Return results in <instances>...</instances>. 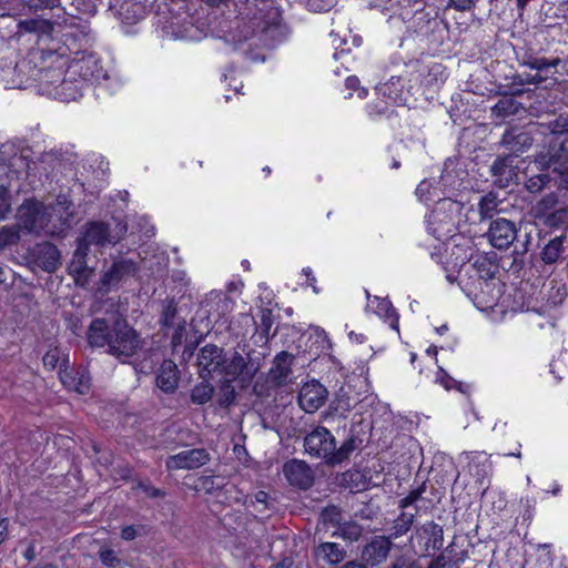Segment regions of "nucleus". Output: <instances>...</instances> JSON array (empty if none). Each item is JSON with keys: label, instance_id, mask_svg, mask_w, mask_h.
<instances>
[{"label": "nucleus", "instance_id": "obj_1", "mask_svg": "<svg viewBox=\"0 0 568 568\" xmlns=\"http://www.w3.org/2000/svg\"><path fill=\"white\" fill-rule=\"evenodd\" d=\"M87 341L91 347H106V353L124 359L133 356L142 347L138 332L125 318H94L87 331Z\"/></svg>", "mask_w": 568, "mask_h": 568}, {"label": "nucleus", "instance_id": "obj_2", "mask_svg": "<svg viewBox=\"0 0 568 568\" xmlns=\"http://www.w3.org/2000/svg\"><path fill=\"white\" fill-rule=\"evenodd\" d=\"M496 265L485 255L476 254L468 264L462 265L459 276L468 275L466 283L469 294L485 307H493L500 294V283L495 278Z\"/></svg>", "mask_w": 568, "mask_h": 568}, {"label": "nucleus", "instance_id": "obj_3", "mask_svg": "<svg viewBox=\"0 0 568 568\" xmlns=\"http://www.w3.org/2000/svg\"><path fill=\"white\" fill-rule=\"evenodd\" d=\"M126 233V224L115 222L112 231L110 224L102 222H92L88 224L87 230L78 241V248L74 252L71 267L74 272L81 273L85 267V256L90 245L103 246L105 244H115Z\"/></svg>", "mask_w": 568, "mask_h": 568}, {"label": "nucleus", "instance_id": "obj_4", "mask_svg": "<svg viewBox=\"0 0 568 568\" xmlns=\"http://www.w3.org/2000/svg\"><path fill=\"white\" fill-rule=\"evenodd\" d=\"M19 227L26 233L33 234H57L60 226L52 221L45 205L34 200H28L18 210Z\"/></svg>", "mask_w": 568, "mask_h": 568}, {"label": "nucleus", "instance_id": "obj_5", "mask_svg": "<svg viewBox=\"0 0 568 568\" xmlns=\"http://www.w3.org/2000/svg\"><path fill=\"white\" fill-rule=\"evenodd\" d=\"M462 210L458 202L452 200H443L437 207L428 215L427 230L439 241H446L454 236L455 215Z\"/></svg>", "mask_w": 568, "mask_h": 568}, {"label": "nucleus", "instance_id": "obj_6", "mask_svg": "<svg viewBox=\"0 0 568 568\" xmlns=\"http://www.w3.org/2000/svg\"><path fill=\"white\" fill-rule=\"evenodd\" d=\"M281 14L273 6L263 2L245 22L247 29L244 38L258 37L261 40L272 39L280 27Z\"/></svg>", "mask_w": 568, "mask_h": 568}, {"label": "nucleus", "instance_id": "obj_7", "mask_svg": "<svg viewBox=\"0 0 568 568\" xmlns=\"http://www.w3.org/2000/svg\"><path fill=\"white\" fill-rule=\"evenodd\" d=\"M335 445V437L323 426L315 427L304 437L305 453L312 457L331 462L332 453Z\"/></svg>", "mask_w": 568, "mask_h": 568}, {"label": "nucleus", "instance_id": "obj_8", "mask_svg": "<svg viewBox=\"0 0 568 568\" xmlns=\"http://www.w3.org/2000/svg\"><path fill=\"white\" fill-rule=\"evenodd\" d=\"M50 71H45L43 74V79L50 78ZM61 73L57 74V80H45L52 89H49V94L53 95L54 99L60 100L62 102L74 101L82 95V91L84 89V81L78 80L74 78H70L69 74L65 73V77L60 80Z\"/></svg>", "mask_w": 568, "mask_h": 568}, {"label": "nucleus", "instance_id": "obj_9", "mask_svg": "<svg viewBox=\"0 0 568 568\" xmlns=\"http://www.w3.org/2000/svg\"><path fill=\"white\" fill-rule=\"evenodd\" d=\"M412 541L422 555L438 550L444 544L443 528L434 521L425 523L416 529Z\"/></svg>", "mask_w": 568, "mask_h": 568}, {"label": "nucleus", "instance_id": "obj_10", "mask_svg": "<svg viewBox=\"0 0 568 568\" xmlns=\"http://www.w3.org/2000/svg\"><path fill=\"white\" fill-rule=\"evenodd\" d=\"M517 234L518 229L513 221L498 217L491 221L486 235L494 247L506 250L514 243Z\"/></svg>", "mask_w": 568, "mask_h": 568}, {"label": "nucleus", "instance_id": "obj_11", "mask_svg": "<svg viewBox=\"0 0 568 568\" xmlns=\"http://www.w3.org/2000/svg\"><path fill=\"white\" fill-rule=\"evenodd\" d=\"M210 460V455L204 448H193L182 450L175 455H171L165 460L168 470L196 469L205 465Z\"/></svg>", "mask_w": 568, "mask_h": 568}, {"label": "nucleus", "instance_id": "obj_12", "mask_svg": "<svg viewBox=\"0 0 568 568\" xmlns=\"http://www.w3.org/2000/svg\"><path fill=\"white\" fill-rule=\"evenodd\" d=\"M392 548L393 542L389 537L375 536L364 546L361 558L367 567L379 566L386 561Z\"/></svg>", "mask_w": 568, "mask_h": 568}, {"label": "nucleus", "instance_id": "obj_13", "mask_svg": "<svg viewBox=\"0 0 568 568\" xmlns=\"http://www.w3.org/2000/svg\"><path fill=\"white\" fill-rule=\"evenodd\" d=\"M283 474L291 486L306 490L314 483L312 468L303 460L291 459L283 466Z\"/></svg>", "mask_w": 568, "mask_h": 568}, {"label": "nucleus", "instance_id": "obj_14", "mask_svg": "<svg viewBox=\"0 0 568 568\" xmlns=\"http://www.w3.org/2000/svg\"><path fill=\"white\" fill-rule=\"evenodd\" d=\"M327 398L326 388L317 381L305 383L298 394L301 408L311 414L324 405Z\"/></svg>", "mask_w": 568, "mask_h": 568}, {"label": "nucleus", "instance_id": "obj_15", "mask_svg": "<svg viewBox=\"0 0 568 568\" xmlns=\"http://www.w3.org/2000/svg\"><path fill=\"white\" fill-rule=\"evenodd\" d=\"M223 349L214 344L203 346L197 354L199 374L203 379L213 373H221L223 365Z\"/></svg>", "mask_w": 568, "mask_h": 568}, {"label": "nucleus", "instance_id": "obj_16", "mask_svg": "<svg viewBox=\"0 0 568 568\" xmlns=\"http://www.w3.org/2000/svg\"><path fill=\"white\" fill-rule=\"evenodd\" d=\"M67 74H69L70 78L78 75V80H83L85 85L88 81L98 80L102 74V69L93 55H85L73 60L68 65Z\"/></svg>", "mask_w": 568, "mask_h": 568}, {"label": "nucleus", "instance_id": "obj_17", "mask_svg": "<svg viewBox=\"0 0 568 568\" xmlns=\"http://www.w3.org/2000/svg\"><path fill=\"white\" fill-rule=\"evenodd\" d=\"M32 255L36 264L48 273L54 272L60 264V252L49 242L37 244Z\"/></svg>", "mask_w": 568, "mask_h": 568}, {"label": "nucleus", "instance_id": "obj_18", "mask_svg": "<svg viewBox=\"0 0 568 568\" xmlns=\"http://www.w3.org/2000/svg\"><path fill=\"white\" fill-rule=\"evenodd\" d=\"M530 133L519 128L507 130L501 138V144L511 153L519 154L532 145Z\"/></svg>", "mask_w": 568, "mask_h": 568}, {"label": "nucleus", "instance_id": "obj_19", "mask_svg": "<svg viewBox=\"0 0 568 568\" xmlns=\"http://www.w3.org/2000/svg\"><path fill=\"white\" fill-rule=\"evenodd\" d=\"M136 272V264L131 260H121L112 264V266L104 273L101 282L103 286H112L134 275Z\"/></svg>", "mask_w": 568, "mask_h": 568}, {"label": "nucleus", "instance_id": "obj_20", "mask_svg": "<svg viewBox=\"0 0 568 568\" xmlns=\"http://www.w3.org/2000/svg\"><path fill=\"white\" fill-rule=\"evenodd\" d=\"M179 384V372L176 364L171 359H165L161 364L158 375L156 385L165 393L175 390Z\"/></svg>", "mask_w": 568, "mask_h": 568}, {"label": "nucleus", "instance_id": "obj_21", "mask_svg": "<svg viewBox=\"0 0 568 568\" xmlns=\"http://www.w3.org/2000/svg\"><path fill=\"white\" fill-rule=\"evenodd\" d=\"M368 307L373 308L374 312L379 316L389 322V326L398 331V315L393 307L392 302L388 298H381L374 296L373 298L367 294Z\"/></svg>", "mask_w": 568, "mask_h": 568}, {"label": "nucleus", "instance_id": "obj_22", "mask_svg": "<svg viewBox=\"0 0 568 568\" xmlns=\"http://www.w3.org/2000/svg\"><path fill=\"white\" fill-rule=\"evenodd\" d=\"M293 359V355L287 352H281L275 356L270 374L276 384L282 385L286 382L292 373Z\"/></svg>", "mask_w": 568, "mask_h": 568}, {"label": "nucleus", "instance_id": "obj_23", "mask_svg": "<svg viewBox=\"0 0 568 568\" xmlns=\"http://www.w3.org/2000/svg\"><path fill=\"white\" fill-rule=\"evenodd\" d=\"M50 212L51 219L53 216L58 217L60 226V232L63 226L69 225L70 219L73 216L72 202L69 200L67 195H59L53 205L47 206Z\"/></svg>", "mask_w": 568, "mask_h": 568}, {"label": "nucleus", "instance_id": "obj_24", "mask_svg": "<svg viewBox=\"0 0 568 568\" xmlns=\"http://www.w3.org/2000/svg\"><path fill=\"white\" fill-rule=\"evenodd\" d=\"M315 556L328 565L342 562L346 557V550L336 542H322L315 549Z\"/></svg>", "mask_w": 568, "mask_h": 568}, {"label": "nucleus", "instance_id": "obj_25", "mask_svg": "<svg viewBox=\"0 0 568 568\" xmlns=\"http://www.w3.org/2000/svg\"><path fill=\"white\" fill-rule=\"evenodd\" d=\"M561 63L559 58L546 59V58H531L525 62V65L529 67L531 70L537 71H546V75H541L542 80L546 82L548 80L551 83L557 82L556 78V68Z\"/></svg>", "mask_w": 568, "mask_h": 568}, {"label": "nucleus", "instance_id": "obj_26", "mask_svg": "<svg viewBox=\"0 0 568 568\" xmlns=\"http://www.w3.org/2000/svg\"><path fill=\"white\" fill-rule=\"evenodd\" d=\"M245 367L246 361L241 354L235 352L231 357H226L223 354V365L220 374L224 375L226 379L233 381L243 373Z\"/></svg>", "mask_w": 568, "mask_h": 568}, {"label": "nucleus", "instance_id": "obj_27", "mask_svg": "<svg viewBox=\"0 0 568 568\" xmlns=\"http://www.w3.org/2000/svg\"><path fill=\"white\" fill-rule=\"evenodd\" d=\"M419 74L422 77V84L425 87H434L438 82L444 81L445 68L440 63L433 62L427 65H422L419 69Z\"/></svg>", "mask_w": 568, "mask_h": 568}, {"label": "nucleus", "instance_id": "obj_28", "mask_svg": "<svg viewBox=\"0 0 568 568\" xmlns=\"http://www.w3.org/2000/svg\"><path fill=\"white\" fill-rule=\"evenodd\" d=\"M207 305H210V312H215L221 317L233 310L234 301L222 292L212 291Z\"/></svg>", "mask_w": 568, "mask_h": 568}, {"label": "nucleus", "instance_id": "obj_29", "mask_svg": "<svg viewBox=\"0 0 568 568\" xmlns=\"http://www.w3.org/2000/svg\"><path fill=\"white\" fill-rule=\"evenodd\" d=\"M566 236L560 235L550 240L540 253V258L545 264H555L564 253V242Z\"/></svg>", "mask_w": 568, "mask_h": 568}, {"label": "nucleus", "instance_id": "obj_30", "mask_svg": "<svg viewBox=\"0 0 568 568\" xmlns=\"http://www.w3.org/2000/svg\"><path fill=\"white\" fill-rule=\"evenodd\" d=\"M415 520V514L402 511L398 517L393 521L390 532L387 537L389 540L397 539L409 531Z\"/></svg>", "mask_w": 568, "mask_h": 568}, {"label": "nucleus", "instance_id": "obj_31", "mask_svg": "<svg viewBox=\"0 0 568 568\" xmlns=\"http://www.w3.org/2000/svg\"><path fill=\"white\" fill-rule=\"evenodd\" d=\"M404 83L402 78L392 77L387 82L377 87L378 93L389 101L397 103L402 101Z\"/></svg>", "mask_w": 568, "mask_h": 568}, {"label": "nucleus", "instance_id": "obj_32", "mask_svg": "<svg viewBox=\"0 0 568 568\" xmlns=\"http://www.w3.org/2000/svg\"><path fill=\"white\" fill-rule=\"evenodd\" d=\"M61 381L79 394H85L90 389V376L85 371H77L74 376L64 374L61 376Z\"/></svg>", "mask_w": 568, "mask_h": 568}, {"label": "nucleus", "instance_id": "obj_33", "mask_svg": "<svg viewBox=\"0 0 568 568\" xmlns=\"http://www.w3.org/2000/svg\"><path fill=\"white\" fill-rule=\"evenodd\" d=\"M513 163L514 158L511 155L497 158L491 165L493 175L505 179L506 181L513 179L515 175Z\"/></svg>", "mask_w": 568, "mask_h": 568}, {"label": "nucleus", "instance_id": "obj_34", "mask_svg": "<svg viewBox=\"0 0 568 568\" xmlns=\"http://www.w3.org/2000/svg\"><path fill=\"white\" fill-rule=\"evenodd\" d=\"M214 394V387L213 385L207 382L203 381L200 384H196L192 390H191V402L195 405H204L209 403Z\"/></svg>", "mask_w": 568, "mask_h": 568}, {"label": "nucleus", "instance_id": "obj_35", "mask_svg": "<svg viewBox=\"0 0 568 568\" xmlns=\"http://www.w3.org/2000/svg\"><path fill=\"white\" fill-rule=\"evenodd\" d=\"M498 199L495 194L488 193L478 203L480 220H490L498 212Z\"/></svg>", "mask_w": 568, "mask_h": 568}, {"label": "nucleus", "instance_id": "obj_36", "mask_svg": "<svg viewBox=\"0 0 568 568\" xmlns=\"http://www.w3.org/2000/svg\"><path fill=\"white\" fill-rule=\"evenodd\" d=\"M489 456L484 452L471 453L469 467L477 477H484L490 470Z\"/></svg>", "mask_w": 568, "mask_h": 568}, {"label": "nucleus", "instance_id": "obj_37", "mask_svg": "<svg viewBox=\"0 0 568 568\" xmlns=\"http://www.w3.org/2000/svg\"><path fill=\"white\" fill-rule=\"evenodd\" d=\"M355 449H356V445H355L354 437H349L346 440H344L343 444L338 448H336V444H335L329 464L336 465V464L343 463L344 460L349 458L351 454Z\"/></svg>", "mask_w": 568, "mask_h": 568}, {"label": "nucleus", "instance_id": "obj_38", "mask_svg": "<svg viewBox=\"0 0 568 568\" xmlns=\"http://www.w3.org/2000/svg\"><path fill=\"white\" fill-rule=\"evenodd\" d=\"M21 227H19V224L11 226H2L0 229V248H4L8 246H11L20 240V232Z\"/></svg>", "mask_w": 568, "mask_h": 568}, {"label": "nucleus", "instance_id": "obj_39", "mask_svg": "<svg viewBox=\"0 0 568 568\" xmlns=\"http://www.w3.org/2000/svg\"><path fill=\"white\" fill-rule=\"evenodd\" d=\"M231 382V379H226L220 387L219 404L221 406L229 407L235 400L236 393Z\"/></svg>", "mask_w": 568, "mask_h": 568}, {"label": "nucleus", "instance_id": "obj_40", "mask_svg": "<svg viewBox=\"0 0 568 568\" xmlns=\"http://www.w3.org/2000/svg\"><path fill=\"white\" fill-rule=\"evenodd\" d=\"M363 528L356 523H346L339 527V536L349 541H356L362 536Z\"/></svg>", "mask_w": 568, "mask_h": 568}, {"label": "nucleus", "instance_id": "obj_41", "mask_svg": "<svg viewBox=\"0 0 568 568\" xmlns=\"http://www.w3.org/2000/svg\"><path fill=\"white\" fill-rule=\"evenodd\" d=\"M176 313L178 308L174 301H170L163 308L160 320L161 325L165 328L173 327L178 323L175 322Z\"/></svg>", "mask_w": 568, "mask_h": 568}, {"label": "nucleus", "instance_id": "obj_42", "mask_svg": "<svg viewBox=\"0 0 568 568\" xmlns=\"http://www.w3.org/2000/svg\"><path fill=\"white\" fill-rule=\"evenodd\" d=\"M516 110V102L513 98L508 97L500 99L493 108V111L499 116L513 114Z\"/></svg>", "mask_w": 568, "mask_h": 568}, {"label": "nucleus", "instance_id": "obj_43", "mask_svg": "<svg viewBox=\"0 0 568 568\" xmlns=\"http://www.w3.org/2000/svg\"><path fill=\"white\" fill-rule=\"evenodd\" d=\"M549 166H552V170L557 172L565 182H568V159L566 155H555L551 156Z\"/></svg>", "mask_w": 568, "mask_h": 568}, {"label": "nucleus", "instance_id": "obj_44", "mask_svg": "<svg viewBox=\"0 0 568 568\" xmlns=\"http://www.w3.org/2000/svg\"><path fill=\"white\" fill-rule=\"evenodd\" d=\"M425 490L426 486L425 484H422L418 488L409 491V494L406 497L402 498L398 503V507L404 511V509L408 508L409 506L414 505L417 500H419Z\"/></svg>", "mask_w": 568, "mask_h": 568}, {"label": "nucleus", "instance_id": "obj_45", "mask_svg": "<svg viewBox=\"0 0 568 568\" xmlns=\"http://www.w3.org/2000/svg\"><path fill=\"white\" fill-rule=\"evenodd\" d=\"M550 179L547 174H537L531 176L526 182V187L531 193L540 192L548 183Z\"/></svg>", "mask_w": 568, "mask_h": 568}, {"label": "nucleus", "instance_id": "obj_46", "mask_svg": "<svg viewBox=\"0 0 568 568\" xmlns=\"http://www.w3.org/2000/svg\"><path fill=\"white\" fill-rule=\"evenodd\" d=\"M273 325V314L271 310L264 308L261 311V322L258 329L263 337H267Z\"/></svg>", "mask_w": 568, "mask_h": 568}, {"label": "nucleus", "instance_id": "obj_47", "mask_svg": "<svg viewBox=\"0 0 568 568\" xmlns=\"http://www.w3.org/2000/svg\"><path fill=\"white\" fill-rule=\"evenodd\" d=\"M60 357L61 351L58 347L51 348L44 354L42 358L43 365L50 369H54L60 362Z\"/></svg>", "mask_w": 568, "mask_h": 568}, {"label": "nucleus", "instance_id": "obj_48", "mask_svg": "<svg viewBox=\"0 0 568 568\" xmlns=\"http://www.w3.org/2000/svg\"><path fill=\"white\" fill-rule=\"evenodd\" d=\"M515 82L524 85V84H541L545 81L542 80L541 74H539V73L530 74V73L524 72V73H519L515 77Z\"/></svg>", "mask_w": 568, "mask_h": 568}, {"label": "nucleus", "instance_id": "obj_49", "mask_svg": "<svg viewBox=\"0 0 568 568\" xmlns=\"http://www.w3.org/2000/svg\"><path fill=\"white\" fill-rule=\"evenodd\" d=\"M101 562L106 567H115L120 564V558L112 549H102L99 552Z\"/></svg>", "mask_w": 568, "mask_h": 568}, {"label": "nucleus", "instance_id": "obj_50", "mask_svg": "<svg viewBox=\"0 0 568 568\" xmlns=\"http://www.w3.org/2000/svg\"><path fill=\"white\" fill-rule=\"evenodd\" d=\"M61 0H28V6L31 9L38 10H45V9H54L60 6Z\"/></svg>", "mask_w": 568, "mask_h": 568}, {"label": "nucleus", "instance_id": "obj_51", "mask_svg": "<svg viewBox=\"0 0 568 568\" xmlns=\"http://www.w3.org/2000/svg\"><path fill=\"white\" fill-rule=\"evenodd\" d=\"M549 129L552 134H562L568 132V118L562 115L558 116L549 123Z\"/></svg>", "mask_w": 568, "mask_h": 568}, {"label": "nucleus", "instance_id": "obj_52", "mask_svg": "<svg viewBox=\"0 0 568 568\" xmlns=\"http://www.w3.org/2000/svg\"><path fill=\"white\" fill-rule=\"evenodd\" d=\"M174 333L172 335V345L178 346L182 343V339L186 329V322L184 320L179 321L174 326Z\"/></svg>", "mask_w": 568, "mask_h": 568}, {"label": "nucleus", "instance_id": "obj_53", "mask_svg": "<svg viewBox=\"0 0 568 568\" xmlns=\"http://www.w3.org/2000/svg\"><path fill=\"white\" fill-rule=\"evenodd\" d=\"M41 59L43 62L52 61L54 63H58L59 69L63 68L67 62L62 54H57L53 51H42Z\"/></svg>", "mask_w": 568, "mask_h": 568}, {"label": "nucleus", "instance_id": "obj_54", "mask_svg": "<svg viewBox=\"0 0 568 568\" xmlns=\"http://www.w3.org/2000/svg\"><path fill=\"white\" fill-rule=\"evenodd\" d=\"M138 487L140 489H142L151 498H158V497L164 496V493L161 489H159L148 483L140 481L138 484Z\"/></svg>", "mask_w": 568, "mask_h": 568}, {"label": "nucleus", "instance_id": "obj_55", "mask_svg": "<svg viewBox=\"0 0 568 568\" xmlns=\"http://www.w3.org/2000/svg\"><path fill=\"white\" fill-rule=\"evenodd\" d=\"M478 0H449V4L458 11H468Z\"/></svg>", "mask_w": 568, "mask_h": 568}, {"label": "nucleus", "instance_id": "obj_56", "mask_svg": "<svg viewBox=\"0 0 568 568\" xmlns=\"http://www.w3.org/2000/svg\"><path fill=\"white\" fill-rule=\"evenodd\" d=\"M10 210L9 196L6 189L0 187V220L4 219Z\"/></svg>", "mask_w": 568, "mask_h": 568}, {"label": "nucleus", "instance_id": "obj_57", "mask_svg": "<svg viewBox=\"0 0 568 568\" xmlns=\"http://www.w3.org/2000/svg\"><path fill=\"white\" fill-rule=\"evenodd\" d=\"M430 189V183L426 180L422 181L416 189V194L419 196L422 201H429L432 197L428 196Z\"/></svg>", "mask_w": 568, "mask_h": 568}, {"label": "nucleus", "instance_id": "obj_58", "mask_svg": "<svg viewBox=\"0 0 568 568\" xmlns=\"http://www.w3.org/2000/svg\"><path fill=\"white\" fill-rule=\"evenodd\" d=\"M139 535L135 526H126L121 530V538L124 540H133Z\"/></svg>", "mask_w": 568, "mask_h": 568}, {"label": "nucleus", "instance_id": "obj_59", "mask_svg": "<svg viewBox=\"0 0 568 568\" xmlns=\"http://www.w3.org/2000/svg\"><path fill=\"white\" fill-rule=\"evenodd\" d=\"M388 568H415L412 562H409L404 557H398Z\"/></svg>", "mask_w": 568, "mask_h": 568}, {"label": "nucleus", "instance_id": "obj_60", "mask_svg": "<svg viewBox=\"0 0 568 568\" xmlns=\"http://www.w3.org/2000/svg\"><path fill=\"white\" fill-rule=\"evenodd\" d=\"M8 529H9V519L2 518L0 519V545L6 540L8 536Z\"/></svg>", "mask_w": 568, "mask_h": 568}, {"label": "nucleus", "instance_id": "obj_61", "mask_svg": "<svg viewBox=\"0 0 568 568\" xmlns=\"http://www.w3.org/2000/svg\"><path fill=\"white\" fill-rule=\"evenodd\" d=\"M449 565V561H447L443 556H439L429 564L428 568H446Z\"/></svg>", "mask_w": 568, "mask_h": 568}, {"label": "nucleus", "instance_id": "obj_62", "mask_svg": "<svg viewBox=\"0 0 568 568\" xmlns=\"http://www.w3.org/2000/svg\"><path fill=\"white\" fill-rule=\"evenodd\" d=\"M24 557L27 560L31 561L36 558V546L31 542L24 551Z\"/></svg>", "mask_w": 568, "mask_h": 568}, {"label": "nucleus", "instance_id": "obj_63", "mask_svg": "<svg viewBox=\"0 0 568 568\" xmlns=\"http://www.w3.org/2000/svg\"><path fill=\"white\" fill-rule=\"evenodd\" d=\"M348 337L352 342H355V343H358V344H362L365 342L366 337L363 335V334H357L353 331H351L348 333Z\"/></svg>", "mask_w": 568, "mask_h": 568}, {"label": "nucleus", "instance_id": "obj_64", "mask_svg": "<svg viewBox=\"0 0 568 568\" xmlns=\"http://www.w3.org/2000/svg\"><path fill=\"white\" fill-rule=\"evenodd\" d=\"M341 568H367V566L363 562H358L356 560H351L345 562Z\"/></svg>", "mask_w": 568, "mask_h": 568}]
</instances>
